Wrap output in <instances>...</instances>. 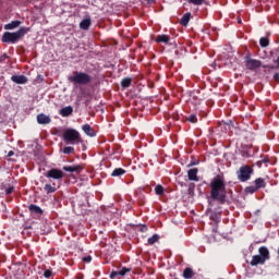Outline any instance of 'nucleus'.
Wrapping results in <instances>:
<instances>
[{"label":"nucleus","mask_w":279,"mask_h":279,"mask_svg":"<svg viewBox=\"0 0 279 279\" xmlns=\"http://www.w3.org/2000/svg\"><path fill=\"white\" fill-rule=\"evenodd\" d=\"M210 187V198L218 204H226V197L228 191L226 190V179L221 174H217L209 184Z\"/></svg>","instance_id":"f257e3e1"},{"label":"nucleus","mask_w":279,"mask_h":279,"mask_svg":"<svg viewBox=\"0 0 279 279\" xmlns=\"http://www.w3.org/2000/svg\"><path fill=\"white\" fill-rule=\"evenodd\" d=\"M29 32H32V28L25 26L13 33L4 32L1 41L7 43L8 45H16V43L26 36V34H29Z\"/></svg>","instance_id":"f03ea898"},{"label":"nucleus","mask_w":279,"mask_h":279,"mask_svg":"<svg viewBox=\"0 0 279 279\" xmlns=\"http://www.w3.org/2000/svg\"><path fill=\"white\" fill-rule=\"evenodd\" d=\"M69 82L72 84H78L81 86H86L93 82V76L85 72H73L72 76H69Z\"/></svg>","instance_id":"7ed1b4c3"},{"label":"nucleus","mask_w":279,"mask_h":279,"mask_svg":"<svg viewBox=\"0 0 279 279\" xmlns=\"http://www.w3.org/2000/svg\"><path fill=\"white\" fill-rule=\"evenodd\" d=\"M258 255H254L252 260H251V266L252 267H257V265H265L267 260H269V250L267 246H262L258 248Z\"/></svg>","instance_id":"20e7f679"},{"label":"nucleus","mask_w":279,"mask_h":279,"mask_svg":"<svg viewBox=\"0 0 279 279\" xmlns=\"http://www.w3.org/2000/svg\"><path fill=\"white\" fill-rule=\"evenodd\" d=\"M63 141L68 145H80L82 143V135L75 129H66L63 132Z\"/></svg>","instance_id":"39448f33"},{"label":"nucleus","mask_w":279,"mask_h":279,"mask_svg":"<svg viewBox=\"0 0 279 279\" xmlns=\"http://www.w3.org/2000/svg\"><path fill=\"white\" fill-rule=\"evenodd\" d=\"M252 173H254V169H252V167L242 166L236 172L238 180H240V182H247V180L252 178Z\"/></svg>","instance_id":"423d86ee"},{"label":"nucleus","mask_w":279,"mask_h":279,"mask_svg":"<svg viewBox=\"0 0 279 279\" xmlns=\"http://www.w3.org/2000/svg\"><path fill=\"white\" fill-rule=\"evenodd\" d=\"M244 62H245V68L248 71H256V69H260V66H263V61L257 60V59H253L250 56H246L244 58Z\"/></svg>","instance_id":"0eeeda50"},{"label":"nucleus","mask_w":279,"mask_h":279,"mask_svg":"<svg viewBox=\"0 0 279 279\" xmlns=\"http://www.w3.org/2000/svg\"><path fill=\"white\" fill-rule=\"evenodd\" d=\"M44 175L45 178H51L52 180H62V178H64L63 171L57 168L48 170Z\"/></svg>","instance_id":"6e6552de"},{"label":"nucleus","mask_w":279,"mask_h":279,"mask_svg":"<svg viewBox=\"0 0 279 279\" xmlns=\"http://www.w3.org/2000/svg\"><path fill=\"white\" fill-rule=\"evenodd\" d=\"M63 171H68L69 173H82L84 167H82V165L64 166Z\"/></svg>","instance_id":"1a4fd4ad"},{"label":"nucleus","mask_w":279,"mask_h":279,"mask_svg":"<svg viewBox=\"0 0 279 279\" xmlns=\"http://www.w3.org/2000/svg\"><path fill=\"white\" fill-rule=\"evenodd\" d=\"M37 123L39 125H49V123H51V117L45 113H39L37 114Z\"/></svg>","instance_id":"9d476101"},{"label":"nucleus","mask_w":279,"mask_h":279,"mask_svg":"<svg viewBox=\"0 0 279 279\" xmlns=\"http://www.w3.org/2000/svg\"><path fill=\"white\" fill-rule=\"evenodd\" d=\"M82 130L84 134H86V136H89L90 138H95V136H97V132H95V129H93L90 124H84L82 126Z\"/></svg>","instance_id":"9b49d317"},{"label":"nucleus","mask_w":279,"mask_h":279,"mask_svg":"<svg viewBox=\"0 0 279 279\" xmlns=\"http://www.w3.org/2000/svg\"><path fill=\"white\" fill-rule=\"evenodd\" d=\"M198 172H199V170L197 168L190 169L187 171L189 180H191L192 182H199V177H197Z\"/></svg>","instance_id":"f8f14e48"},{"label":"nucleus","mask_w":279,"mask_h":279,"mask_svg":"<svg viewBox=\"0 0 279 279\" xmlns=\"http://www.w3.org/2000/svg\"><path fill=\"white\" fill-rule=\"evenodd\" d=\"M11 80L14 84H27L28 80L25 75H12Z\"/></svg>","instance_id":"ddd939ff"},{"label":"nucleus","mask_w":279,"mask_h":279,"mask_svg":"<svg viewBox=\"0 0 279 279\" xmlns=\"http://www.w3.org/2000/svg\"><path fill=\"white\" fill-rule=\"evenodd\" d=\"M59 114L61 117H71L73 114V107L66 106L60 109Z\"/></svg>","instance_id":"4468645a"},{"label":"nucleus","mask_w":279,"mask_h":279,"mask_svg":"<svg viewBox=\"0 0 279 279\" xmlns=\"http://www.w3.org/2000/svg\"><path fill=\"white\" fill-rule=\"evenodd\" d=\"M28 210L29 213H32L33 215H43L45 211L43 210V208H40L38 205L35 204H31L28 206Z\"/></svg>","instance_id":"2eb2a0df"},{"label":"nucleus","mask_w":279,"mask_h":279,"mask_svg":"<svg viewBox=\"0 0 279 279\" xmlns=\"http://www.w3.org/2000/svg\"><path fill=\"white\" fill-rule=\"evenodd\" d=\"M90 25H93V22L90 20V17L84 19L81 23H80V28L87 31L90 28Z\"/></svg>","instance_id":"dca6fc26"},{"label":"nucleus","mask_w":279,"mask_h":279,"mask_svg":"<svg viewBox=\"0 0 279 279\" xmlns=\"http://www.w3.org/2000/svg\"><path fill=\"white\" fill-rule=\"evenodd\" d=\"M170 40L169 35L162 34L156 37L155 43H163V45H169Z\"/></svg>","instance_id":"f3484780"},{"label":"nucleus","mask_w":279,"mask_h":279,"mask_svg":"<svg viewBox=\"0 0 279 279\" xmlns=\"http://www.w3.org/2000/svg\"><path fill=\"white\" fill-rule=\"evenodd\" d=\"M126 171L123 168H116L111 172V178H121V175H125Z\"/></svg>","instance_id":"a211bd4d"},{"label":"nucleus","mask_w":279,"mask_h":279,"mask_svg":"<svg viewBox=\"0 0 279 279\" xmlns=\"http://www.w3.org/2000/svg\"><path fill=\"white\" fill-rule=\"evenodd\" d=\"M20 25H21V21L15 20V21H12L9 24H5L4 29H7V31L16 29V27H20Z\"/></svg>","instance_id":"6ab92c4d"},{"label":"nucleus","mask_w":279,"mask_h":279,"mask_svg":"<svg viewBox=\"0 0 279 279\" xmlns=\"http://www.w3.org/2000/svg\"><path fill=\"white\" fill-rule=\"evenodd\" d=\"M254 184L257 191H259V189H265V186H267V184L265 183V179L263 178H257L254 181Z\"/></svg>","instance_id":"aec40b11"},{"label":"nucleus","mask_w":279,"mask_h":279,"mask_svg":"<svg viewBox=\"0 0 279 279\" xmlns=\"http://www.w3.org/2000/svg\"><path fill=\"white\" fill-rule=\"evenodd\" d=\"M191 21V12H187L185 13L182 17H181V21H180V24L183 26V27H186V25H189V22Z\"/></svg>","instance_id":"412c9836"},{"label":"nucleus","mask_w":279,"mask_h":279,"mask_svg":"<svg viewBox=\"0 0 279 279\" xmlns=\"http://www.w3.org/2000/svg\"><path fill=\"white\" fill-rule=\"evenodd\" d=\"M44 191H45V193L51 194V193H56V191H58V187H56V183H53L52 185L47 183L44 186Z\"/></svg>","instance_id":"4be33fe9"},{"label":"nucleus","mask_w":279,"mask_h":279,"mask_svg":"<svg viewBox=\"0 0 279 279\" xmlns=\"http://www.w3.org/2000/svg\"><path fill=\"white\" fill-rule=\"evenodd\" d=\"M122 88H130L132 86V77H124L121 81Z\"/></svg>","instance_id":"5701e85b"},{"label":"nucleus","mask_w":279,"mask_h":279,"mask_svg":"<svg viewBox=\"0 0 279 279\" xmlns=\"http://www.w3.org/2000/svg\"><path fill=\"white\" fill-rule=\"evenodd\" d=\"M160 241V235L154 234L153 236L148 238L147 243L148 245H154L155 243H158Z\"/></svg>","instance_id":"b1692460"},{"label":"nucleus","mask_w":279,"mask_h":279,"mask_svg":"<svg viewBox=\"0 0 279 279\" xmlns=\"http://www.w3.org/2000/svg\"><path fill=\"white\" fill-rule=\"evenodd\" d=\"M193 276H194L193 269H191V268H185V269L183 270V278H184V279H191V278H193Z\"/></svg>","instance_id":"393cba45"},{"label":"nucleus","mask_w":279,"mask_h":279,"mask_svg":"<svg viewBox=\"0 0 279 279\" xmlns=\"http://www.w3.org/2000/svg\"><path fill=\"white\" fill-rule=\"evenodd\" d=\"M62 153L69 156L71 154H75V148L72 146H65L63 148Z\"/></svg>","instance_id":"a878e982"},{"label":"nucleus","mask_w":279,"mask_h":279,"mask_svg":"<svg viewBox=\"0 0 279 279\" xmlns=\"http://www.w3.org/2000/svg\"><path fill=\"white\" fill-rule=\"evenodd\" d=\"M155 193H156V195H165V187L162 186V185H157L156 187H155Z\"/></svg>","instance_id":"bb28decb"},{"label":"nucleus","mask_w":279,"mask_h":279,"mask_svg":"<svg viewBox=\"0 0 279 279\" xmlns=\"http://www.w3.org/2000/svg\"><path fill=\"white\" fill-rule=\"evenodd\" d=\"M260 47H269V39L267 37H262L259 39Z\"/></svg>","instance_id":"cd10ccee"},{"label":"nucleus","mask_w":279,"mask_h":279,"mask_svg":"<svg viewBox=\"0 0 279 279\" xmlns=\"http://www.w3.org/2000/svg\"><path fill=\"white\" fill-rule=\"evenodd\" d=\"M186 121H189L190 123H197V114H190L189 117H186Z\"/></svg>","instance_id":"c85d7f7f"},{"label":"nucleus","mask_w":279,"mask_h":279,"mask_svg":"<svg viewBox=\"0 0 279 279\" xmlns=\"http://www.w3.org/2000/svg\"><path fill=\"white\" fill-rule=\"evenodd\" d=\"M256 191H258V190L254 185H250V186L245 187V193L254 194V193H256Z\"/></svg>","instance_id":"c756f323"},{"label":"nucleus","mask_w":279,"mask_h":279,"mask_svg":"<svg viewBox=\"0 0 279 279\" xmlns=\"http://www.w3.org/2000/svg\"><path fill=\"white\" fill-rule=\"evenodd\" d=\"M132 269L123 267L121 270H118L119 276H125V274H130Z\"/></svg>","instance_id":"7c9ffc66"},{"label":"nucleus","mask_w":279,"mask_h":279,"mask_svg":"<svg viewBox=\"0 0 279 279\" xmlns=\"http://www.w3.org/2000/svg\"><path fill=\"white\" fill-rule=\"evenodd\" d=\"M187 3H191L192 5H202L204 0H187Z\"/></svg>","instance_id":"2f4dec72"},{"label":"nucleus","mask_w":279,"mask_h":279,"mask_svg":"<svg viewBox=\"0 0 279 279\" xmlns=\"http://www.w3.org/2000/svg\"><path fill=\"white\" fill-rule=\"evenodd\" d=\"M51 276H53V271H51V269H46L44 271V278L49 279V278H51Z\"/></svg>","instance_id":"473e14b6"},{"label":"nucleus","mask_w":279,"mask_h":279,"mask_svg":"<svg viewBox=\"0 0 279 279\" xmlns=\"http://www.w3.org/2000/svg\"><path fill=\"white\" fill-rule=\"evenodd\" d=\"M93 260V256L88 255L83 257V263H90Z\"/></svg>","instance_id":"72a5a7b5"},{"label":"nucleus","mask_w":279,"mask_h":279,"mask_svg":"<svg viewBox=\"0 0 279 279\" xmlns=\"http://www.w3.org/2000/svg\"><path fill=\"white\" fill-rule=\"evenodd\" d=\"M5 193H7V195H12V193H14V186L8 187L5 190Z\"/></svg>","instance_id":"f704fd0d"},{"label":"nucleus","mask_w":279,"mask_h":279,"mask_svg":"<svg viewBox=\"0 0 279 279\" xmlns=\"http://www.w3.org/2000/svg\"><path fill=\"white\" fill-rule=\"evenodd\" d=\"M117 276H120V275H119V271H117V270H113V271L110 274V278H111V279L117 278Z\"/></svg>","instance_id":"c9c22d12"},{"label":"nucleus","mask_w":279,"mask_h":279,"mask_svg":"<svg viewBox=\"0 0 279 279\" xmlns=\"http://www.w3.org/2000/svg\"><path fill=\"white\" fill-rule=\"evenodd\" d=\"M274 80H275V82L279 83V73H275L274 74Z\"/></svg>","instance_id":"e433bc0d"},{"label":"nucleus","mask_w":279,"mask_h":279,"mask_svg":"<svg viewBox=\"0 0 279 279\" xmlns=\"http://www.w3.org/2000/svg\"><path fill=\"white\" fill-rule=\"evenodd\" d=\"M12 156H14V151L13 150H10L7 155V158H12Z\"/></svg>","instance_id":"4c0bfd02"},{"label":"nucleus","mask_w":279,"mask_h":279,"mask_svg":"<svg viewBox=\"0 0 279 279\" xmlns=\"http://www.w3.org/2000/svg\"><path fill=\"white\" fill-rule=\"evenodd\" d=\"M5 60V56H0V62H3Z\"/></svg>","instance_id":"58836bf2"},{"label":"nucleus","mask_w":279,"mask_h":279,"mask_svg":"<svg viewBox=\"0 0 279 279\" xmlns=\"http://www.w3.org/2000/svg\"><path fill=\"white\" fill-rule=\"evenodd\" d=\"M213 219H214V221H219V218L217 217V215H215V217Z\"/></svg>","instance_id":"ea45409f"},{"label":"nucleus","mask_w":279,"mask_h":279,"mask_svg":"<svg viewBox=\"0 0 279 279\" xmlns=\"http://www.w3.org/2000/svg\"><path fill=\"white\" fill-rule=\"evenodd\" d=\"M148 3H154L156 0H146Z\"/></svg>","instance_id":"a19ab883"},{"label":"nucleus","mask_w":279,"mask_h":279,"mask_svg":"<svg viewBox=\"0 0 279 279\" xmlns=\"http://www.w3.org/2000/svg\"><path fill=\"white\" fill-rule=\"evenodd\" d=\"M263 162H269V158L264 159Z\"/></svg>","instance_id":"79ce46f5"}]
</instances>
